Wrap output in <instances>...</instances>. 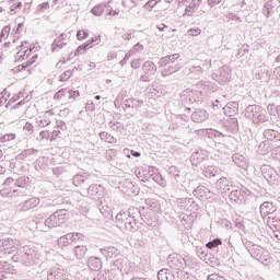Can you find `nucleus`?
I'll return each mask as SVG.
<instances>
[{"label":"nucleus","mask_w":280,"mask_h":280,"mask_svg":"<svg viewBox=\"0 0 280 280\" xmlns=\"http://www.w3.org/2000/svg\"><path fill=\"white\" fill-rule=\"evenodd\" d=\"M16 136L14 133H8V135H4L3 137H0V142L1 143L9 142L14 140Z\"/></svg>","instance_id":"nucleus-14"},{"label":"nucleus","mask_w":280,"mask_h":280,"mask_svg":"<svg viewBox=\"0 0 280 280\" xmlns=\"http://www.w3.org/2000/svg\"><path fill=\"white\" fill-rule=\"evenodd\" d=\"M209 118V114L205 109L196 110L192 113V121L195 122H203Z\"/></svg>","instance_id":"nucleus-3"},{"label":"nucleus","mask_w":280,"mask_h":280,"mask_svg":"<svg viewBox=\"0 0 280 280\" xmlns=\"http://www.w3.org/2000/svg\"><path fill=\"white\" fill-rule=\"evenodd\" d=\"M71 39V32H63L54 42V48H63Z\"/></svg>","instance_id":"nucleus-2"},{"label":"nucleus","mask_w":280,"mask_h":280,"mask_svg":"<svg viewBox=\"0 0 280 280\" xmlns=\"http://www.w3.org/2000/svg\"><path fill=\"white\" fill-rule=\"evenodd\" d=\"M117 14H120L119 9L117 8L113 9L109 4L105 5V16L114 18V16H117Z\"/></svg>","instance_id":"nucleus-7"},{"label":"nucleus","mask_w":280,"mask_h":280,"mask_svg":"<svg viewBox=\"0 0 280 280\" xmlns=\"http://www.w3.org/2000/svg\"><path fill=\"white\" fill-rule=\"evenodd\" d=\"M137 280H143V279H137Z\"/></svg>","instance_id":"nucleus-31"},{"label":"nucleus","mask_w":280,"mask_h":280,"mask_svg":"<svg viewBox=\"0 0 280 280\" xmlns=\"http://www.w3.org/2000/svg\"><path fill=\"white\" fill-rule=\"evenodd\" d=\"M88 266L92 271H98L102 269V260L98 257H90Z\"/></svg>","instance_id":"nucleus-4"},{"label":"nucleus","mask_w":280,"mask_h":280,"mask_svg":"<svg viewBox=\"0 0 280 280\" xmlns=\"http://www.w3.org/2000/svg\"><path fill=\"white\" fill-rule=\"evenodd\" d=\"M277 62H280V55H279L278 58H277Z\"/></svg>","instance_id":"nucleus-28"},{"label":"nucleus","mask_w":280,"mask_h":280,"mask_svg":"<svg viewBox=\"0 0 280 280\" xmlns=\"http://www.w3.org/2000/svg\"><path fill=\"white\" fill-rule=\"evenodd\" d=\"M275 212L273 205L271 202H264L260 206V213L264 217L270 215Z\"/></svg>","instance_id":"nucleus-5"},{"label":"nucleus","mask_w":280,"mask_h":280,"mask_svg":"<svg viewBox=\"0 0 280 280\" xmlns=\"http://www.w3.org/2000/svg\"><path fill=\"white\" fill-rule=\"evenodd\" d=\"M177 58H179V55L178 54H175L173 56H170L168 57V60H176Z\"/></svg>","instance_id":"nucleus-23"},{"label":"nucleus","mask_w":280,"mask_h":280,"mask_svg":"<svg viewBox=\"0 0 280 280\" xmlns=\"http://www.w3.org/2000/svg\"><path fill=\"white\" fill-rule=\"evenodd\" d=\"M34 50L35 47H31L26 42L20 45L16 55L18 62H21V65L18 66L20 70L27 69L37 62L38 54H36Z\"/></svg>","instance_id":"nucleus-1"},{"label":"nucleus","mask_w":280,"mask_h":280,"mask_svg":"<svg viewBox=\"0 0 280 280\" xmlns=\"http://www.w3.org/2000/svg\"><path fill=\"white\" fill-rule=\"evenodd\" d=\"M132 155H133L135 158H140V156H141V153H140V152H135V153H132Z\"/></svg>","instance_id":"nucleus-25"},{"label":"nucleus","mask_w":280,"mask_h":280,"mask_svg":"<svg viewBox=\"0 0 280 280\" xmlns=\"http://www.w3.org/2000/svg\"><path fill=\"white\" fill-rule=\"evenodd\" d=\"M222 242L221 240L217 238V240H213L212 242H209L206 244V247L208 249H213V248H218V246H221Z\"/></svg>","instance_id":"nucleus-12"},{"label":"nucleus","mask_w":280,"mask_h":280,"mask_svg":"<svg viewBox=\"0 0 280 280\" xmlns=\"http://www.w3.org/2000/svg\"><path fill=\"white\" fill-rule=\"evenodd\" d=\"M207 280H225V279L218 275H210Z\"/></svg>","instance_id":"nucleus-20"},{"label":"nucleus","mask_w":280,"mask_h":280,"mask_svg":"<svg viewBox=\"0 0 280 280\" xmlns=\"http://www.w3.org/2000/svg\"><path fill=\"white\" fill-rule=\"evenodd\" d=\"M101 42V35H95L94 37H92L90 40H88L86 43L89 44V46L93 43H98Z\"/></svg>","instance_id":"nucleus-19"},{"label":"nucleus","mask_w":280,"mask_h":280,"mask_svg":"<svg viewBox=\"0 0 280 280\" xmlns=\"http://www.w3.org/2000/svg\"><path fill=\"white\" fill-rule=\"evenodd\" d=\"M55 220H56V217H50V219L47 220V223H48L49 221H55Z\"/></svg>","instance_id":"nucleus-27"},{"label":"nucleus","mask_w":280,"mask_h":280,"mask_svg":"<svg viewBox=\"0 0 280 280\" xmlns=\"http://www.w3.org/2000/svg\"><path fill=\"white\" fill-rule=\"evenodd\" d=\"M38 8H39V10L48 9L49 8V3L48 2L42 3V4H39Z\"/></svg>","instance_id":"nucleus-22"},{"label":"nucleus","mask_w":280,"mask_h":280,"mask_svg":"<svg viewBox=\"0 0 280 280\" xmlns=\"http://www.w3.org/2000/svg\"><path fill=\"white\" fill-rule=\"evenodd\" d=\"M158 4V1L155 0H149V2H147V4L144 5V8L147 9V11H152V9Z\"/></svg>","instance_id":"nucleus-17"},{"label":"nucleus","mask_w":280,"mask_h":280,"mask_svg":"<svg viewBox=\"0 0 280 280\" xmlns=\"http://www.w3.org/2000/svg\"><path fill=\"white\" fill-rule=\"evenodd\" d=\"M86 246H75L74 255L78 259H83L86 256Z\"/></svg>","instance_id":"nucleus-6"},{"label":"nucleus","mask_w":280,"mask_h":280,"mask_svg":"<svg viewBox=\"0 0 280 280\" xmlns=\"http://www.w3.org/2000/svg\"><path fill=\"white\" fill-rule=\"evenodd\" d=\"M104 10H105L104 5H96L92 9V14H94L95 16H101Z\"/></svg>","instance_id":"nucleus-13"},{"label":"nucleus","mask_w":280,"mask_h":280,"mask_svg":"<svg viewBox=\"0 0 280 280\" xmlns=\"http://www.w3.org/2000/svg\"><path fill=\"white\" fill-rule=\"evenodd\" d=\"M9 4H10L11 11H14V10L20 9L22 7V3L20 2V0H10Z\"/></svg>","instance_id":"nucleus-15"},{"label":"nucleus","mask_w":280,"mask_h":280,"mask_svg":"<svg viewBox=\"0 0 280 280\" xmlns=\"http://www.w3.org/2000/svg\"><path fill=\"white\" fill-rule=\"evenodd\" d=\"M89 37V32L84 28H81L77 32V39L82 42Z\"/></svg>","instance_id":"nucleus-10"},{"label":"nucleus","mask_w":280,"mask_h":280,"mask_svg":"<svg viewBox=\"0 0 280 280\" xmlns=\"http://www.w3.org/2000/svg\"><path fill=\"white\" fill-rule=\"evenodd\" d=\"M69 236L70 235H63L59 237L58 245L60 247H68L71 244Z\"/></svg>","instance_id":"nucleus-9"},{"label":"nucleus","mask_w":280,"mask_h":280,"mask_svg":"<svg viewBox=\"0 0 280 280\" xmlns=\"http://www.w3.org/2000/svg\"><path fill=\"white\" fill-rule=\"evenodd\" d=\"M188 34H189L190 36H198V35L201 34V30H200V28H190V30L188 31Z\"/></svg>","instance_id":"nucleus-18"},{"label":"nucleus","mask_w":280,"mask_h":280,"mask_svg":"<svg viewBox=\"0 0 280 280\" xmlns=\"http://www.w3.org/2000/svg\"><path fill=\"white\" fill-rule=\"evenodd\" d=\"M39 136L42 137V139H48L49 138V132L48 131H42L39 133Z\"/></svg>","instance_id":"nucleus-21"},{"label":"nucleus","mask_w":280,"mask_h":280,"mask_svg":"<svg viewBox=\"0 0 280 280\" xmlns=\"http://www.w3.org/2000/svg\"><path fill=\"white\" fill-rule=\"evenodd\" d=\"M70 95H77L80 96V92L79 91H69Z\"/></svg>","instance_id":"nucleus-24"},{"label":"nucleus","mask_w":280,"mask_h":280,"mask_svg":"<svg viewBox=\"0 0 280 280\" xmlns=\"http://www.w3.org/2000/svg\"><path fill=\"white\" fill-rule=\"evenodd\" d=\"M54 7L57 10H66V7H68L67 0H54Z\"/></svg>","instance_id":"nucleus-8"},{"label":"nucleus","mask_w":280,"mask_h":280,"mask_svg":"<svg viewBox=\"0 0 280 280\" xmlns=\"http://www.w3.org/2000/svg\"><path fill=\"white\" fill-rule=\"evenodd\" d=\"M218 3L221 2L222 0H215Z\"/></svg>","instance_id":"nucleus-30"},{"label":"nucleus","mask_w":280,"mask_h":280,"mask_svg":"<svg viewBox=\"0 0 280 280\" xmlns=\"http://www.w3.org/2000/svg\"><path fill=\"white\" fill-rule=\"evenodd\" d=\"M63 93H65V90H61V91H59V92L56 94V96L59 97V96L62 95Z\"/></svg>","instance_id":"nucleus-26"},{"label":"nucleus","mask_w":280,"mask_h":280,"mask_svg":"<svg viewBox=\"0 0 280 280\" xmlns=\"http://www.w3.org/2000/svg\"><path fill=\"white\" fill-rule=\"evenodd\" d=\"M159 280H172V273L167 272L166 270H161L158 273Z\"/></svg>","instance_id":"nucleus-11"},{"label":"nucleus","mask_w":280,"mask_h":280,"mask_svg":"<svg viewBox=\"0 0 280 280\" xmlns=\"http://www.w3.org/2000/svg\"><path fill=\"white\" fill-rule=\"evenodd\" d=\"M95 98H96V100H100V98H101V96H100V95H97Z\"/></svg>","instance_id":"nucleus-29"},{"label":"nucleus","mask_w":280,"mask_h":280,"mask_svg":"<svg viewBox=\"0 0 280 280\" xmlns=\"http://www.w3.org/2000/svg\"><path fill=\"white\" fill-rule=\"evenodd\" d=\"M90 48V45L88 44V42L81 46H79L75 50V55H82L84 54V51H86Z\"/></svg>","instance_id":"nucleus-16"}]
</instances>
